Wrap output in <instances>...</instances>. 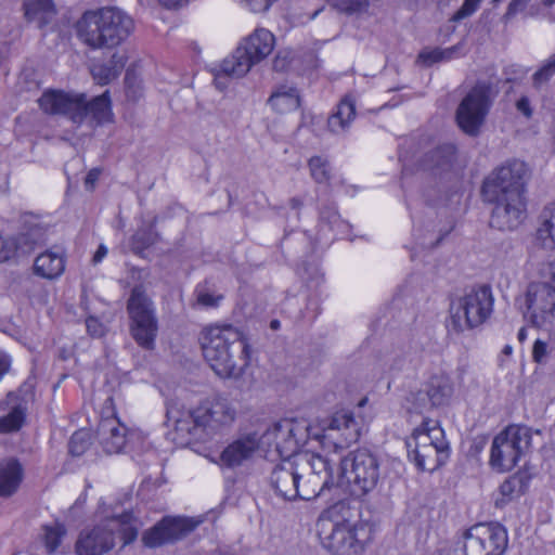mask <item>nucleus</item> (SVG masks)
Instances as JSON below:
<instances>
[{"mask_svg": "<svg viewBox=\"0 0 555 555\" xmlns=\"http://www.w3.org/2000/svg\"><path fill=\"white\" fill-rule=\"evenodd\" d=\"M527 165L518 159L507 160L483 181L482 196L494 205L490 225L501 231L517 229L526 219Z\"/></svg>", "mask_w": 555, "mask_h": 555, "instance_id": "obj_1", "label": "nucleus"}, {"mask_svg": "<svg viewBox=\"0 0 555 555\" xmlns=\"http://www.w3.org/2000/svg\"><path fill=\"white\" fill-rule=\"evenodd\" d=\"M334 483L330 461L310 451L282 460L270 475V485L275 493L288 501L315 499L333 488Z\"/></svg>", "mask_w": 555, "mask_h": 555, "instance_id": "obj_2", "label": "nucleus"}, {"mask_svg": "<svg viewBox=\"0 0 555 555\" xmlns=\"http://www.w3.org/2000/svg\"><path fill=\"white\" fill-rule=\"evenodd\" d=\"M315 528L320 545L331 555H364L374 541V524L356 517L345 501L322 511Z\"/></svg>", "mask_w": 555, "mask_h": 555, "instance_id": "obj_3", "label": "nucleus"}, {"mask_svg": "<svg viewBox=\"0 0 555 555\" xmlns=\"http://www.w3.org/2000/svg\"><path fill=\"white\" fill-rule=\"evenodd\" d=\"M199 341L205 361L221 378H238L250 364L249 339L232 324L217 323L204 327Z\"/></svg>", "mask_w": 555, "mask_h": 555, "instance_id": "obj_4", "label": "nucleus"}, {"mask_svg": "<svg viewBox=\"0 0 555 555\" xmlns=\"http://www.w3.org/2000/svg\"><path fill=\"white\" fill-rule=\"evenodd\" d=\"M38 104L46 114L65 116L77 125L88 120L91 127H96L112 122L114 117L107 90L88 101L85 93L49 89L39 98Z\"/></svg>", "mask_w": 555, "mask_h": 555, "instance_id": "obj_5", "label": "nucleus"}, {"mask_svg": "<svg viewBox=\"0 0 555 555\" xmlns=\"http://www.w3.org/2000/svg\"><path fill=\"white\" fill-rule=\"evenodd\" d=\"M131 16L120 9L106 7L86 11L76 23L78 38L91 49H112L133 31Z\"/></svg>", "mask_w": 555, "mask_h": 555, "instance_id": "obj_6", "label": "nucleus"}, {"mask_svg": "<svg viewBox=\"0 0 555 555\" xmlns=\"http://www.w3.org/2000/svg\"><path fill=\"white\" fill-rule=\"evenodd\" d=\"M117 534L124 546L137 539L138 526L131 513L108 517L93 528L81 531L76 542V552L78 555H103L115 546Z\"/></svg>", "mask_w": 555, "mask_h": 555, "instance_id": "obj_7", "label": "nucleus"}, {"mask_svg": "<svg viewBox=\"0 0 555 555\" xmlns=\"http://www.w3.org/2000/svg\"><path fill=\"white\" fill-rule=\"evenodd\" d=\"M493 305L494 298L490 286L473 288L463 296L452 299L448 326L455 333L476 328L490 318Z\"/></svg>", "mask_w": 555, "mask_h": 555, "instance_id": "obj_8", "label": "nucleus"}, {"mask_svg": "<svg viewBox=\"0 0 555 555\" xmlns=\"http://www.w3.org/2000/svg\"><path fill=\"white\" fill-rule=\"evenodd\" d=\"M334 486L344 481L350 493L362 498L372 492L380 479V464L376 455L367 450L350 452L340 461V474L335 477Z\"/></svg>", "mask_w": 555, "mask_h": 555, "instance_id": "obj_9", "label": "nucleus"}, {"mask_svg": "<svg viewBox=\"0 0 555 555\" xmlns=\"http://www.w3.org/2000/svg\"><path fill=\"white\" fill-rule=\"evenodd\" d=\"M172 410L167 411L168 420H172L177 430L196 435L203 430L214 435L221 428L231 425L235 418V410L223 398L205 401L197 408L188 412L184 418L175 417Z\"/></svg>", "mask_w": 555, "mask_h": 555, "instance_id": "obj_10", "label": "nucleus"}, {"mask_svg": "<svg viewBox=\"0 0 555 555\" xmlns=\"http://www.w3.org/2000/svg\"><path fill=\"white\" fill-rule=\"evenodd\" d=\"M129 330L134 341L143 349L152 350L158 333L156 307L143 285H135L127 300Z\"/></svg>", "mask_w": 555, "mask_h": 555, "instance_id": "obj_11", "label": "nucleus"}, {"mask_svg": "<svg viewBox=\"0 0 555 555\" xmlns=\"http://www.w3.org/2000/svg\"><path fill=\"white\" fill-rule=\"evenodd\" d=\"M274 36L264 28H257L224 59L219 65L218 75L222 74L233 78L246 75L250 68L266 59L274 48Z\"/></svg>", "mask_w": 555, "mask_h": 555, "instance_id": "obj_12", "label": "nucleus"}, {"mask_svg": "<svg viewBox=\"0 0 555 555\" xmlns=\"http://www.w3.org/2000/svg\"><path fill=\"white\" fill-rule=\"evenodd\" d=\"M259 436L262 450L268 455L275 453L284 460L301 453L299 448L308 441L311 433L306 421L285 418L273 424Z\"/></svg>", "mask_w": 555, "mask_h": 555, "instance_id": "obj_13", "label": "nucleus"}, {"mask_svg": "<svg viewBox=\"0 0 555 555\" xmlns=\"http://www.w3.org/2000/svg\"><path fill=\"white\" fill-rule=\"evenodd\" d=\"M531 429L526 426L509 425L499 433L491 446L490 466L500 473L512 470L531 447Z\"/></svg>", "mask_w": 555, "mask_h": 555, "instance_id": "obj_14", "label": "nucleus"}, {"mask_svg": "<svg viewBox=\"0 0 555 555\" xmlns=\"http://www.w3.org/2000/svg\"><path fill=\"white\" fill-rule=\"evenodd\" d=\"M525 317L535 327L547 332L555 343V287L546 281H533L522 296Z\"/></svg>", "mask_w": 555, "mask_h": 555, "instance_id": "obj_15", "label": "nucleus"}, {"mask_svg": "<svg viewBox=\"0 0 555 555\" xmlns=\"http://www.w3.org/2000/svg\"><path fill=\"white\" fill-rule=\"evenodd\" d=\"M462 539L464 555H504L508 547L507 530L496 521L476 524Z\"/></svg>", "mask_w": 555, "mask_h": 555, "instance_id": "obj_16", "label": "nucleus"}, {"mask_svg": "<svg viewBox=\"0 0 555 555\" xmlns=\"http://www.w3.org/2000/svg\"><path fill=\"white\" fill-rule=\"evenodd\" d=\"M492 87L478 82L461 101L456 109V122L460 129L468 135L479 133L492 105Z\"/></svg>", "mask_w": 555, "mask_h": 555, "instance_id": "obj_17", "label": "nucleus"}, {"mask_svg": "<svg viewBox=\"0 0 555 555\" xmlns=\"http://www.w3.org/2000/svg\"><path fill=\"white\" fill-rule=\"evenodd\" d=\"M361 425L350 411L336 412L322 429L317 439L328 440L335 449H343L359 440Z\"/></svg>", "mask_w": 555, "mask_h": 555, "instance_id": "obj_18", "label": "nucleus"}, {"mask_svg": "<svg viewBox=\"0 0 555 555\" xmlns=\"http://www.w3.org/2000/svg\"><path fill=\"white\" fill-rule=\"evenodd\" d=\"M262 450L261 438L257 431L238 435L221 452V466L235 469L249 464Z\"/></svg>", "mask_w": 555, "mask_h": 555, "instance_id": "obj_19", "label": "nucleus"}, {"mask_svg": "<svg viewBox=\"0 0 555 555\" xmlns=\"http://www.w3.org/2000/svg\"><path fill=\"white\" fill-rule=\"evenodd\" d=\"M194 528L195 524L188 518L165 517L153 528L144 532L142 541L147 547H158L184 538Z\"/></svg>", "mask_w": 555, "mask_h": 555, "instance_id": "obj_20", "label": "nucleus"}, {"mask_svg": "<svg viewBox=\"0 0 555 555\" xmlns=\"http://www.w3.org/2000/svg\"><path fill=\"white\" fill-rule=\"evenodd\" d=\"M27 402L21 395L10 391L0 400V435L17 433L26 422Z\"/></svg>", "mask_w": 555, "mask_h": 555, "instance_id": "obj_21", "label": "nucleus"}, {"mask_svg": "<svg viewBox=\"0 0 555 555\" xmlns=\"http://www.w3.org/2000/svg\"><path fill=\"white\" fill-rule=\"evenodd\" d=\"M99 436L105 452L112 454L124 451L134 434H128L127 427L113 413L100 422Z\"/></svg>", "mask_w": 555, "mask_h": 555, "instance_id": "obj_22", "label": "nucleus"}, {"mask_svg": "<svg viewBox=\"0 0 555 555\" xmlns=\"http://www.w3.org/2000/svg\"><path fill=\"white\" fill-rule=\"evenodd\" d=\"M453 395V386L447 376H434L428 382L426 389L417 393V400L424 401L423 408L441 406L448 404Z\"/></svg>", "mask_w": 555, "mask_h": 555, "instance_id": "obj_23", "label": "nucleus"}, {"mask_svg": "<svg viewBox=\"0 0 555 555\" xmlns=\"http://www.w3.org/2000/svg\"><path fill=\"white\" fill-rule=\"evenodd\" d=\"M409 452L413 454L414 462L418 468L433 472L446 463L450 454V447L447 440H440L431 446Z\"/></svg>", "mask_w": 555, "mask_h": 555, "instance_id": "obj_24", "label": "nucleus"}, {"mask_svg": "<svg viewBox=\"0 0 555 555\" xmlns=\"http://www.w3.org/2000/svg\"><path fill=\"white\" fill-rule=\"evenodd\" d=\"M440 440L442 441L447 439L444 430L439 425V422L425 418L422 424L414 429L412 437L406 442V446L411 451L431 446Z\"/></svg>", "mask_w": 555, "mask_h": 555, "instance_id": "obj_25", "label": "nucleus"}, {"mask_svg": "<svg viewBox=\"0 0 555 555\" xmlns=\"http://www.w3.org/2000/svg\"><path fill=\"white\" fill-rule=\"evenodd\" d=\"M65 270V257L62 251L46 250L35 259L34 271L37 275L54 280L62 275Z\"/></svg>", "mask_w": 555, "mask_h": 555, "instance_id": "obj_26", "label": "nucleus"}, {"mask_svg": "<svg viewBox=\"0 0 555 555\" xmlns=\"http://www.w3.org/2000/svg\"><path fill=\"white\" fill-rule=\"evenodd\" d=\"M534 247L541 250L555 247V205L546 206L540 215Z\"/></svg>", "mask_w": 555, "mask_h": 555, "instance_id": "obj_27", "label": "nucleus"}, {"mask_svg": "<svg viewBox=\"0 0 555 555\" xmlns=\"http://www.w3.org/2000/svg\"><path fill=\"white\" fill-rule=\"evenodd\" d=\"M456 149L453 144H443L426 155L424 169L434 175L448 172L455 160Z\"/></svg>", "mask_w": 555, "mask_h": 555, "instance_id": "obj_28", "label": "nucleus"}, {"mask_svg": "<svg viewBox=\"0 0 555 555\" xmlns=\"http://www.w3.org/2000/svg\"><path fill=\"white\" fill-rule=\"evenodd\" d=\"M24 11L26 20L39 28L48 25L56 14L52 0H24Z\"/></svg>", "mask_w": 555, "mask_h": 555, "instance_id": "obj_29", "label": "nucleus"}, {"mask_svg": "<svg viewBox=\"0 0 555 555\" xmlns=\"http://www.w3.org/2000/svg\"><path fill=\"white\" fill-rule=\"evenodd\" d=\"M356 117V103L351 96H345L338 103L336 111L328 117L327 126L333 133L345 132Z\"/></svg>", "mask_w": 555, "mask_h": 555, "instance_id": "obj_30", "label": "nucleus"}, {"mask_svg": "<svg viewBox=\"0 0 555 555\" xmlns=\"http://www.w3.org/2000/svg\"><path fill=\"white\" fill-rule=\"evenodd\" d=\"M268 103L278 113L294 112L300 106L299 92L295 87L282 85L270 95Z\"/></svg>", "mask_w": 555, "mask_h": 555, "instance_id": "obj_31", "label": "nucleus"}, {"mask_svg": "<svg viewBox=\"0 0 555 555\" xmlns=\"http://www.w3.org/2000/svg\"><path fill=\"white\" fill-rule=\"evenodd\" d=\"M22 480V467L15 460L0 463V495L9 496L16 491Z\"/></svg>", "mask_w": 555, "mask_h": 555, "instance_id": "obj_32", "label": "nucleus"}, {"mask_svg": "<svg viewBox=\"0 0 555 555\" xmlns=\"http://www.w3.org/2000/svg\"><path fill=\"white\" fill-rule=\"evenodd\" d=\"M460 49L459 46H453L447 49L434 48V49H424L420 52L417 56V63L423 64L424 66H431L435 63L441 61H449L453 59L454 53Z\"/></svg>", "mask_w": 555, "mask_h": 555, "instance_id": "obj_33", "label": "nucleus"}, {"mask_svg": "<svg viewBox=\"0 0 555 555\" xmlns=\"http://www.w3.org/2000/svg\"><path fill=\"white\" fill-rule=\"evenodd\" d=\"M310 175L317 183H326L331 179V167L327 159L313 156L309 159Z\"/></svg>", "mask_w": 555, "mask_h": 555, "instance_id": "obj_34", "label": "nucleus"}, {"mask_svg": "<svg viewBox=\"0 0 555 555\" xmlns=\"http://www.w3.org/2000/svg\"><path fill=\"white\" fill-rule=\"evenodd\" d=\"M321 222H326L330 230L335 235L344 234L345 230L349 227L348 223L340 218L335 207L323 209L320 214Z\"/></svg>", "mask_w": 555, "mask_h": 555, "instance_id": "obj_35", "label": "nucleus"}, {"mask_svg": "<svg viewBox=\"0 0 555 555\" xmlns=\"http://www.w3.org/2000/svg\"><path fill=\"white\" fill-rule=\"evenodd\" d=\"M64 534L65 529L60 524L44 528V544L48 553L52 554L57 550Z\"/></svg>", "mask_w": 555, "mask_h": 555, "instance_id": "obj_36", "label": "nucleus"}, {"mask_svg": "<svg viewBox=\"0 0 555 555\" xmlns=\"http://www.w3.org/2000/svg\"><path fill=\"white\" fill-rule=\"evenodd\" d=\"M90 443V435L85 430H78L70 437L69 452L74 456H79L88 450Z\"/></svg>", "mask_w": 555, "mask_h": 555, "instance_id": "obj_37", "label": "nucleus"}, {"mask_svg": "<svg viewBox=\"0 0 555 555\" xmlns=\"http://www.w3.org/2000/svg\"><path fill=\"white\" fill-rule=\"evenodd\" d=\"M18 244L17 238L14 236H1L0 235V263L5 262L14 258L17 254Z\"/></svg>", "mask_w": 555, "mask_h": 555, "instance_id": "obj_38", "label": "nucleus"}, {"mask_svg": "<svg viewBox=\"0 0 555 555\" xmlns=\"http://www.w3.org/2000/svg\"><path fill=\"white\" fill-rule=\"evenodd\" d=\"M91 74L94 80L101 85H107L117 77L116 69L112 68L107 64H95L91 68Z\"/></svg>", "mask_w": 555, "mask_h": 555, "instance_id": "obj_39", "label": "nucleus"}, {"mask_svg": "<svg viewBox=\"0 0 555 555\" xmlns=\"http://www.w3.org/2000/svg\"><path fill=\"white\" fill-rule=\"evenodd\" d=\"M154 243V235L149 230H138L131 240V247L134 253L140 254Z\"/></svg>", "mask_w": 555, "mask_h": 555, "instance_id": "obj_40", "label": "nucleus"}, {"mask_svg": "<svg viewBox=\"0 0 555 555\" xmlns=\"http://www.w3.org/2000/svg\"><path fill=\"white\" fill-rule=\"evenodd\" d=\"M333 4L346 13H361L369 8V0H332Z\"/></svg>", "mask_w": 555, "mask_h": 555, "instance_id": "obj_41", "label": "nucleus"}, {"mask_svg": "<svg viewBox=\"0 0 555 555\" xmlns=\"http://www.w3.org/2000/svg\"><path fill=\"white\" fill-rule=\"evenodd\" d=\"M555 75V54H553L533 75V82L540 86Z\"/></svg>", "mask_w": 555, "mask_h": 555, "instance_id": "obj_42", "label": "nucleus"}, {"mask_svg": "<svg viewBox=\"0 0 555 555\" xmlns=\"http://www.w3.org/2000/svg\"><path fill=\"white\" fill-rule=\"evenodd\" d=\"M550 253L547 260L543 262L539 269V273L543 281L550 282L555 287V247L553 250H544Z\"/></svg>", "mask_w": 555, "mask_h": 555, "instance_id": "obj_43", "label": "nucleus"}, {"mask_svg": "<svg viewBox=\"0 0 555 555\" xmlns=\"http://www.w3.org/2000/svg\"><path fill=\"white\" fill-rule=\"evenodd\" d=\"M482 0H464L462 7L454 13L452 21H462L474 14Z\"/></svg>", "mask_w": 555, "mask_h": 555, "instance_id": "obj_44", "label": "nucleus"}, {"mask_svg": "<svg viewBox=\"0 0 555 555\" xmlns=\"http://www.w3.org/2000/svg\"><path fill=\"white\" fill-rule=\"evenodd\" d=\"M409 363L406 356L390 354L386 359L387 369H383L385 373H392L403 370Z\"/></svg>", "mask_w": 555, "mask_h": 555, "instance_id": "obj_45", "label": "nucleus"}, {"mask_svg": "<svg viewBox=\"0 0 555 555\" xmlns=\"http://www.w3.org/2000/svg\"><path fill=\"white\" fill-rule=\"evenodd\" d=\"M221 295H215L210 294L206 291H198L197 292V302L206 308H214L219 305V302L222 300Z\"/></svg>", "mask_w": 555, "mask_h": 555, "instance_id": "obj_46", "label": "nucleus"}, {"mask_svg": "<svg viewBox=\"0 0 555 555\" xmlns=\"http://www.w3.org/2000/svg\"><path fill=\"white\" fill-rule=\"evenodd\" d=\"M86 326L88 333L95 338H100L106 333V326L94 317H89L86 320Z\"/></svg>", "mask_w": 555, "mask_h": 555, "instance_id": "obj_47", "label": "nucleus"}, {"mask_svg": "<svg viewBox=\"0 0 555 555\" xmlns=\"http://www.w3.org/2000/svg\"><path fill=\"white\" fill-rule=\"evenodd\" d=\"M547 344L544 340L537 339L533 344L532 348V359L534 362L542 364L546 362L547 359Z\"/></svg>", "mask_w": 555, "mask_h": 555, "instance_id": "obj_48", "label": "nucleus"}, {"mask_svg": "<svg viewBox=\"0 0 555 555\" xmlns=\"http://www.w3.org/2000/svg\"><path fill=\"white\" fill-rule=\"evenodd\" d=\"M107 65L116 69V75L118 76L126 65V57L124 54L114 53Z\"/></svg>", "mask_w": 555, "mask_h": 555, "instance_id": "obj_49", "label": "nucleus"}, {"mask_svg": "<svg viewBox=\"0 0 555 555\" xmlns=\"http://www.w3.org/2000/svg\"><path fill=\"white\" fill-rule=\"evenodd\" d=\"M516 107L517 109L524 114L527 118H530L531 115H532V109H531V106H530V101L527 96H521L517 102H516Z\"/></svg>", "mask_w": 555, "mask_h": 555, "instance_id": "obj_50", "label": "nucleus"}, {"mask_svg": "<svg viewBox=\"0 0 555 555\" xmlns=\"http://www.w3.org/2000/svg\"><path fill=\"white\" fill-rule=\"evenodd\" d=\"M100 173L101 171L98 168H93L88 172L85 180V185L88 190H92L94 188V184L98 181Z\"/></svg>", "mask_w": 555, "mask_h": 555, "instance_id": "obj_51", "label": "nucleus"}, {"mask_svg": "<svg viewBox=\"0 0 555 555\" xmlns=\"http://www.w3.org/2000/svg\"><path fill=\"white\" fill-rule=\"evenodd\" d=\"M528 0H513L507 8V16L515 15L518 11L522 10Z\"/></svg>", "mask_w": 555, "mask_h": 555, "instance_id": "obj_52", "label": "nucleus"}, {"mask_svg": "<svg viewBox=\"0 0 555 555\" xmlns=\"http://www.w3.org/2000/svg\"><path fill=\"white\" fill-rule=\"evenodd\" d=\"M528 0H513L507 8V16L515 15L518 11L522 10Z\"/></svg>", "mask_w": 555, "mask_h": 555, "instance_id": "obj_53", "label": "nucleus"}, {"mask_svg": "<svg viewBox=\"0 0 555 555\" xmlns=\"http://www.w3.org/2000/svg\"><path fill=\"white\" fill-rule=\"evenodd\" d=\"M167 9H177L186 4L190 0H158Z\"/></svg>", "mask_w": 555, "mask_h": 555, "instance_id": "obj_54", "label": "nucleus"}, {"mask_svg": "<svg viewBox=\"0 0 555 555\" xmlns=\"http://www.w3.org/2000/svg\"><path fill=\"white\" fill-rule=\"evenodd\" d=\"M107 255V247L103 244H101L98 248V250L95 251V254L93 255V263L96 264L99 262H101Z\"/></svg>", "mask_w": 555, "mask_h": 555, "instance_id": "obj_55", "label": "nucleus"}, {"mask_svg": "<svg viewBox=\"0 0 555 555\" xmlns=\"http://www.w3.org/2000/svg\"><path fill=\"white\" fill-rule=\"evenodd\" d=\"M11 365V360L9 357H0V380L7 374Z\"/></svg>", "mask_w": 555, "mask_h": 555, "instance_id": "obj_56", "label": "nucleus"}, {"mask_svg": "<svg viewBox=\"0 0 555 555\" xmlns=\"http://www.w3.org/2000/svg\"><path fill=\"white\" fill-rule=\"evenodd\" d=\"M289 205L293 209H299L302 206V201L298 197L291 199Z\"/></svg>", "mask_w": 555, "mask_h": 555, "instance_id": "obj_57", "label": "nucleus"}, {"mask_svg": "<svg viewBox=\"0 0 555 555\" xmlns=\"http://www.w3.org/2000/svg\"><path fill=\"white\" fill-rule=\"evenodd\" d=\"M517 338L520 343L525 341L527 339V330L525 327H521L517 333Z\"/></svg>", "mask_w": 555, "mask_h": 555, "instance_id": "obj_58", "label": "nucleus"}, {"mask_svg": "<svg viewBox=\"0 0 555 555\" xmlns=\"http://www.w3.org/2000/svg\"><path fill=\"white\" fill-rule=\"evenodd\" d=\"M502 352L505 356H511L513 353V347L511 345H505Z\"/></svg>", "mask_w": 555, "mask_h": 555, "instance_id": "obj_59", "label": "nucleus"}, {"mask_svg": "<svg viewBox=\"0 0 555 555\" xmlns=\"http://www.w3.org/2000/svg\"><path fill=\"white\" fill-rule=\"evenodd\" d=\"M270 326H271V328H272V330H278V328H280V321H278V320H272V321H271Z\"/></svg>", "mask_w": 555, "mask_h": 555, "instance_id": "obj_60", "label": "nucleus"}, {"mask_svg": "<svg viewBox=\"0 0 555 555\" xmlns=\"http://www.w3.org/2000/svg\"><path fill=\"white\" fill-rule=\"evenodd\" d=\"M366 402H367V398H363V399H361V400L359 401L358 406H359V408H362V406H364V405L366 404Z\"/></svg>", "mask_w": 555, "mask_h": 555, "instance_id": "obj_61", "label": "nucleus"}, {"mask_svg": "<svg viewBox=\"0 0 555 555\" xmlns=\"http://www.w3.org/2000/svg\"><path fill=\"white\" fill-rule=\"evenodd\" d=\"M555 2V0H544V4L550 7Z\"/></svg>", "mask_w": 555, "mask_h": 555, "instance_id": "obj_62", "label": "nucleus"}, {"mask_svg": "<svg viewBox=\"0 0 555 555\" xmlns=\"http://www.w3.org/2000/svg\"><path fill=\"white\" fill-rule=\"evenodd\" d=\"M274 66H275L276 68L279 67V61H278V60H275V62H274Z\"/></svg>", "mask_w": 555, "mask_h": 555, "instance_id": "obj_63", "label": "nucleus"}, {"mask_svg": "<svg viewBox=\"0 0 555 555\" xmlns=\"http://www.w3.org/2000/svg\"><path fill=\"white\" fill-rule=\"evenodd\" d=\"M107 402L112 404V402H113L112 398H108Z\"/></svg>", "mask_w": 555, "mask_h": 555, "instance_id": "obj_64", "label": "nucleus"}]
</instances>
